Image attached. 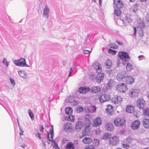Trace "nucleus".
<instances>
[{
  "mask_svg": "<svg viewBox=\"0 0 149 149\" xmlns=\"http://www.w3.org/2000/svg\"><path fill=\"white\" fill-rule=\"evenodd\" d=\"M93 67L97 73L96 78V80L97 82L100 83L102 81L104 76V74L101 72V65L98 62L95 61L93 64Z\"/></svg>",
  "mask_w": 149,
  "mask_h": 149,
  "instance_id": "obj_1",
  "label": "nucleus"
},
{
  "mask_svg": "<svg viewBox=\"0 0 149 149\" xmlns=\"http://www.w3.org/2000/svg\"><path fill=\"white\" fill-rule=\"evenodd\" d=\"M125 119L123 117H116L114 121V123L116 126L121 127L125 123Z\"/></svg>",
  "mask_w": 149,
  "mask_h": 149,
  "instance_id": "obj_2",
  "label": "nucleus"
},
{
  "mask_svg": "<svg viewBox=\"0 0 149 149\" xmlns=\"http://www.w3.org/2000/svg\"><path fill=\"white\" fill-rule=\"evenodd\" d=\"M14 63L16 65L20 67H29L26 62L25 59L23 58H21L18 60H15L13 61Z\"/></svg>",
  "mask_w": 149,
  "mask_h": 149,
  "instance_id": "obj_3",
  "label": "nucleus"
},
{
  "mask_svg": "<svg viewBox=\"0 0 149 149\" xmlns=\"http://www.w3.org/2000/svg\"><path fill=\"white\" fill-rule=\"evenodd\" d=\"M132 21V20L130 18L127 16H125V18L123 19H117L116 21V23L118 25L122 26L123 25H125V23H127V22H130Z\"/></svg>",
  "mask_w": 149,
  "mask_h": 149,
  "instance_id": "obj_4",
  "label": "nucleus"
},
{
  "mask_svg": "<svg viewBox=\"0 0 149 149\" xmlns=\"http://www.w3.org/2000/svg\"><path fill=\"white\" fill-rule=\"evenodd\" d=\"M118 54L120 58L122 60L123 59L125 62H128L130 59L128 54L125 52H120Z\"/></svg>",
  "mask_w": 149,
  "mask_h": 149,
  "instance_id": "obj_5",
  "label": "nucleus"
},
{
  "mask_svg": "<svg viewBox=\"0 0 149 149\" xmlns=\"http://www.w3.org/2000/svg\"><path fill=\"white\" fill-rule=\"evenodd\" d=\"M116 89L119 91L123 93L127 90V85L125 84L120 83L116 86Z\"/></svg>",
  "mask_w": 149,
  "mask_h": 149,
  "instance_id": "obj_6",
  "label": "nucleus"
},
{
  "mask_svg": "<svg viewBox=\"0 0 149 149\" xmlns=\"http://www.w3.org/2000/svg\"><path fill=\"white\" fill-rule=\"evenodd\" d=\"M124 81L127 84L130 85L133 84L134 81L133 77L130 75H126Z\"/></svg>",
  "mask_w": 149,
  "mask_h": 149,
  "instance_id": "obj_7",
  "label": "nucleus"
},
{
  "mask_svg": "<svg viewBox=\"0 0 149 149\" xmlns=\"http://www.w3.org/2000/svg\"><path fill=\"white\" fill-rule=\"evenodd\" d=\"M110 99V96L107 94L102 95L100 96L99 100L100 101L103 103L106 101L109 100Z\"/></svg>",
  "mask_w": 149,
  "mask_h": 149,
  "instance_id": "obj_8",
  "label": "nucleus"
},
{
  "mask_svg": "<svg viewBox=\"0 0 149 149\" xmlns=\"http://www.w3.org/2000/svg\"><path fill=\"white\" fill-rule=\"evenodd\" d=\"M121 97L120 96H116L111 99V102L114 104H120L122 102Z\"/></svg>",
  "mask_w": 149,
  "mask_h": 149,
  "instance_id": "obj_9",
  "label": "nucleus"
},
{
  "mask_svg": "<svg viewBox=\"0 0 149 149\" xmlns=\"http://www.w3.org/2000/svg\"><path fill=\"white\" fill-rule=\"evenodd\" d=\"M137 105L139 109H143L145 105V100L142 98L139 99L137 101Z\"/></svg>",
  "mask_w": 149,
  "mask_h": 149,
  "instance_id": "obj_10",
  "label": "nucleus"
},
{
  "mask_svg": "<svg viewBox=\"0 0 149 149\" xmlns=\"http://www.w3.org/2000/svg\"><path fill=\"white\" fill-rule=\"evenodd\" d=\"M140 92L139 89H131L130 91L129 95L131 97H136Z\"/></svg>",
  "mask_w": 149,
  "mask_h": 149,
  "instance_id": "obj_11",
  "label": "nucleus"
},
{
  "mask_svg": "<svg viewBox=\"0 0 149 149\" xmlns=\"http://www.w3.org/2000/svg\"><path fill=\"white\" fill-rule=\"evenodd\" d=\"M50 11V9L48 6H45L43 9L42 16L44 17H46L48 19L49 17V13Z\"/></svg>",
  "mask_w": 149,
  "mask_h": 149,
  "instance_id": "obj_12",
  "label": "nucleus"
},
{
  "mask_svg": "<svg viewBox=\"0 0 149 149\" xmlns=\"http://www.w3.org/2000/svg\"><path fill=\"white\" fill-rule=\"evenodd\" d=\"M102 123V121L100 117H97L93 121V127H96L100 125Z\"/></svg>",
  "mask_w": 149,
  "mask_h": 149,
  "instance_id": "obj_13",
  "label": "nucleus"
},
{
  "mask_svg": "<svg viewBox=\"0 0 149 149\" xmlns=\"http://www.w3.org/2000/svg\"><path fill=\"white\" fill-rule=\"evenodd\" d=\"M109 141L110 144L113 146L115 145L118 142V138L116 136H111Z\"/></svg>",
  "mask_w": 149,
  "mask_h": 149,
  "instance_id": "obj_14",
  "label": "nucleus"
},
{
  "mask_svg": "<svg viewBox=\"0 0 149 149\" xmlns=\"http://www.w3.org/2000/svg\"><path fill=\"white\" fill-rule=\"evenodd\" d=\"M115 81L112 79L108 80V82L106 84V88L107 90L110 89L112 87L114 86Z\"/></svg>",
  "mask_w": 149,
  "mask_h": 149,
  "instance_id": "obj_15",
  "label": "nucleus"
},
{
  "mask_svg": "<svg viewBox=\"0 0 149 149\" xmlns=\"http://www.w3.org/2000/svg\"><path fill=\"white\" fill-rule=\"evenodd\" d=\"M140 124V122L139 120H136L132 124L131 127L132 129L136 130L139 127Z\"/></svg>",
  "mask_w": 149,
  "mask_h": 149,
  "instance_id": "obj_16",
  "label": "nucleus"
},
{
  "mask_svg": "<svg viewBox=\"0 0 149 149\" xmlns=\"http://www.w3.org/2000/svg\"><path fill=\"white\" fill-rule=\"evenodd\" d=\"M126 76V74L125 72L119 73L117 75V79L118 81H124Z\"/></svg>",
  "mask_w": 149,
  "mask_h": 149,
  "instance_id": "obj_17",
  "label": "nucleus"
},
{
  "mask_svg": "<svg viewBox=\"0 0 149 149\" xmlns=\"http://www.w3.org/2000/svg\"><path fill=\"white\" fill-rule=\"evenodd\" d=\"M83 126V123L81 121L77 122L76 124L75 129L78 132L79 131Z\"/></svg>",
  "mask_w": 149,
  "mask_h": 149,
  "instance_id": "obj_18",
  "label": "nucleus"
},
{
  "mask_svg": "<svg viewBox=\"0 0 149 149\" xmlns=\"http://www.w3.org/2000/svg\"><path fill=\"white\" fill-rule=\"evenodd\" d=\"M90 125H88L87 126L85 127V128L83 130L82 132V134L83 136H84L88 135L90 132V129L89 128Z\"/></svg>",
  "mask_w": 149,
  "mask_h": 149,
  "instance_id": "obj_19",
  "label": "nucleus"
},
{
  "mask_svg": "<svg viewBox=\"0 0 149 149\" xmlns=\"http://www.w3.org/2000/svg\"><path fill=\"white\" fill-rule=\"evenodd\" d=\"M90 91L88 87H81L79 88V91L80 93L84 94Z\"/></svg>",
  "mask_w": 149,
  "mask_h": 149,
  "instance_id": "obj_20",
  "label": "nucleus"
},
{
  "mask_svg": "<svg viewBox=\"0 0 149 149\" xmlns=\"http://www.w3.org/2000/svg\"><path fill=\"white\" fill-rule=\"evenodd\" d=\"M142 123L143 126L144 127L146 128H149V120L148 119H143Z\"/></svg>",
  "mask_w": 149,
  "mask_h": 149,
  "instance_id": "obj_21",
  "label": "nucleus"
},
{
  "mask_svg": "<svg viewBox=\"0 0 149 149\" xmlns=\"http://www.w3.org/2000/svg\"><path fill=\"white\" fill-rule=\"evenodd\" d=\"M18 73L19 75L23 78L26 79L28 78V76L26 74L25 72L24 71H18Z\"/></svg>",
  "mask_w": 149,
  "mask_h": 149,
  "instance_id": "obj_22",
  "label": "nucleus"
},
{
  "mask_svg": "<svg viewBox=\"0 0 149 149\" xmlns=\"http://www.w3.org/2000/svg\"><path fill=\"white\" fill-rule=\"evenodd\" d=\"M64 130L68 131L69 130L72 129L71 124L69 123H65L64 126Z\"/></svg>",
  "mask_w": 149,
  "mask_h": 149,
  "instance_id": "obj_23",
  "label": "nucleus"
},
{
  "mask_svg": "<svg viewBox=\"0 0 149 149\" xmlns=\"http://www.w3.org/2000/svg\"><path fill=\"white\" fill-rule=\"evenodd\" d=\"M106 111L108 114L111 115L113 113V109L112 107L110 105H109L106 109Z\"/></svg>",
  "mask_w": 149,
  "mask_h": 149,
  "instance_id": "obj_24",
  "label": "nucleus"
},
{
  "mask_svg": "<svg viewBox=\"0 0 149 149\" xmlns=\"http://www.w3.org/2000/svg\"><path fill=\"white\" fill-rule=\"evenodd\" d=\"M126 110L127 113H132L134 111V107L131 105L128 106L126 107Z\"/></svg>",
  "mask_w": 149,
  "mask_h": 149,
  "instance_id": "obj_25",
  "label": "nucleus"
},
{
  "mask_svg": "<svg viewBox=\"0 0 149 149\" xmlns=\"http://www.w3.org/2000/svg\"><path fill=\"white\" fill-rule=\"evenodd\" d=\"M82 141L85 144H89L92 142V140L91 138L85 137L83 139Z\"/></svg>",
  "mask_w": 149,
  "mask_h": 149,
  "instance_id": "obj_26",
  "label": "nucleus"
},
{
  "mask_svg": "<svg viewBox=\"0 0 149 149\" xmlns=\"http://www.w3.org/2000/svg\"><path fill=\"white\" fill-rule=\"evenodd\" d=\"M100 91V87L99 86H94L92 87V92L95 93H97Z\"/></svg>",
  "mask_w": 149,
  "mask_h": 149,
  "instance_id": "obj_27",
  "label": "nucleus"
},
{
  "mask_svg": "<svg viewBox=\"0 0 149 149\" xmlns=\"http://www.w3.org/2000/svg\"><path fill=\"white\" fill-rule=\"evenodd\" d=\"M66 148L68 149H74V145L71 142H68L67 143Z\"/></svg>",
  "mask_w": 149,
  "mask_h": 149,
  "instance_id": "obj_28",
  "label": "nucleus"
},
{
  "mask_svg": "<svg viewBox=\"0 0 149 149\" xmlns=\"http://www.w3.org/2000/svg\"><path fill=\"white\" fill-rule=\"evenodd\" d=\"M113 126L112 124L107 123L106 125V129L108 131H112L113 129Z\"/></svg>",
  "mask_w": 149,
  "mask_h": 149,
  "instance_id": "obj_29",
  "label": "nucleus"
},
{
  "mask_svg": "<svg viewBox=\"0 0 149 149\" xmlns=\"http://www.w3.org/2000/svg\"><path fill=\"white\" fill-rule=\"evenodd\" d=\"M143 113L145 117L149 118V109H148L146 108L143 109Z\"/></svg>",
  "mask_w": 149,
  "mask_h": 149,
  "instance_id": "obj_30",
  "label": "nucleus"
},
{
  "mask_svg": "<svg viewBox=\"0 0 149 149\" xmlns=\"http://www.w3.org/2000/svg\"><path fill=\"white\" fill-rule=\"evenodd\" d=\"M65 112L67 114L70 115L72 112V110L71 107H67L65 109Z\"/></svg>",
  "mask_w": 149,
  "mask_h": 149,
  "instance_id": "obj_31",
  "label": "nucleus"
},
{
  "mask_svg": "<svg viewBox=\"0 0 149 149\" xmlns=\"http://www.w3.org/2000/svg\"><path fill=\"white\" fill-rule=\"evenodd\" d=\"M111 136V135L108 133H105L103 136V138L105 140H108L109 141L110 138Z\"/></svg>",
  "mask_w": 149,
  "mask_h": 149,
  "instance_id": "obj_32",
  "label": "nucleus"
},
{
  "mask_svg": "<svg viewBox=\"0 0 149 149\" xmlns=\"http://www.w3.org/2000/svg\"><path fill=\"white\" fill-rule=\"evenodd\" d=\"M115 4L116 5V7L117 9H120L123 6V4L120 1H119L117 2Z\"/></svg>",
  "mask_w": 149,
  "mask_h": 149,
  "instance_id": "obj_33",
  "label": "nucleus"
},
{
  "mask_svg": "<svg viewBox=\"0 0 149 149\" xmlns=\"http://www.w3.org/2000/svg\"><path fill=\"white\" fill-rule=\"evenodd\" d=\"M105 64L107 68H109L112 65L111 61L109 59H108L105 62Z\"/></svg>",
  "mask_w": 149,
  "mask_h": 149,
  "instance_id": "obj_34",
  "label": "nucleus"
},
{
  "mask_svg": "<svg viewBox=\"0 0 149 149\" xmlns=\"http://www.w3.org/2000/svg\"><path fill=\"white\" fill-rule=\"evenodd\" d=\"M126 69L127 71H130L133 69V66L130 63H127L126 66Z\"/></svg>",
  "mask_w": 149,
  "mask_h": 149,
  "instance_id": "obj_35",
  "label": "nucleus"
},
{
  "mask_svg": "<svg viewBox=\"0 0 149 149\" xmlns=\"http://www.w3.org/2000/svg\"><path fill=\"white\" fill-rule=\"evenodd\" d=\"M109 46L110 47L113 49H116L118 47V46L115 43H111L109 44Z\"/></svg>",
  "mask_w": 149,
  "mask_h": 149,
  "instance_id": "obj_36",
  "label": "nucleus"
},
{
  "mask_svg": "<svg viewBox=\"0 0 149 149\" xmlns=\"http://www.w3.org/2000/svg\"><path fill=\"white\" fill-rule=\"evenodd\" d=\"M115 14L117 16H120L121 15V11L120 9H115L114 10Z\"/></svg>",
  "mask_w": 149,
  "mask_h": 149,
  "instance_id": "obj_37",
  "label": "nucleus"
},
{
  "mask_svg": "<svg viewBox=\"0 0 149 149\" xmlns=\"http://www.w3.org/2000/svg\"><path fill=\"white\" fill-rule=\"evenodd\" d=\"M28 112L29 115L30 117L31 118V119L32 120H33L34 119V115L33 113H32L31 110L30 109H29L28 110Z\"/></svg>",
  "mask_w": 149,
  "mask_h": 149,
  "instance_id": "obj_38",
  "label": "nucleus"
},
{
  "mask_svg": "<svg viewBox=\"0 0 149 149\" xmlns=\"http://www.w3.org/2000/svg\"><path fill=\"white\" fill-rule=\"evenodd\" d=\"M67 100L68 102L71 103L74 101V98L73 96H69L67 99Z\"/></svg>",
  "mask_w": 149,
  "mask_h": 149,
  "instance_id": "obj_39",
  "label": "nucleus"
},
{
  "mask_svg": "<svg viewBox=\"0 0 149 149\" xmlns=\"http://www.w3.org/2000/svg\"><path fill=\"white\" fill-rule=\"evenodd\" d=\"M122 144L123 147L125 148L128 149L130 147L129 145L127 143H125L124 142H122Z\"/></svg>",
  "mask_w": 149,
  "mask_h": 149,
  "instance_id": "obj_40",
  "label": "nucleus"
},
{
  "mask_svg": "<svg viewBox=\"0 0 149 149\" xmlns=\"http://www.w3.org/2000/svg\"><path fill=\"white\" fill-rule=\"evenodd\" d=\"M52 128L50 129L51 131L50 132V135H51V138L52 139L51 140H53V137L54 136V131L53 129V127L52 125Z\"/></svg>",
  "mask_w": 149,
  "mask_h": 149,
  "instance_id": "obj_41",
  "label": "nucleus"
},
{
  "mask_svg": "<svg viewBox=\"0 0 149 149\" xmlns=\"http://www.w3.org/2000/svg\"><path fill=\"white\" fill-rule=\"evenodd\" d=\"M93 144L95 146H98L100 144L99 141L97 139H94L93 141Z\"/></svg>",
  "mask_w": 149,
  "mask_h": 149,
  "instance_id": "obj_42",
  "label": "nucleus"
},
{
  "mask_svg": "<svg viewBox=\"0 0 149 149\" xmlns=\"http://www.w3.org/2000/svg\"><path fill=\"white\" fill-rule=\"evenodd\" d=\"M2 63L4 65H6V67H7L9 65V63L7 61L6 58H3Z\"/></svg>",
  "mask_w": 149,
  "mask_h": 149,
  "instance_id": "obj_43",
  "label": "nucleus"
},
{
  "mask_svg": "<svg viewBox=\"0 0 149 149\" xmlns=\"http://www.w3.org/2000/svg\"><path fill=\"white\" fill-rule=\"evenodd\" d=\"M74 118L73 117V116H70L68 117H66L65 118V119L66 120H69L71 121H72V120L74 121Z\"/></svg>",
  "mask_w": 149,
  "mask_h": 149,
  "instance_id": "obj_44",
  "label": "nucleus"
},
{
  "mask_svg": "<svg viewBox=\"0 0 149 149\" xmlns=\"http://www.w3.org/2000/svg\"><path fill=\"white\" fill-rule=\"evenodd\" d=\"M52 143H54V144L53 146V147L55 148L56 149V147L57 148L60 149L58 147V144L55 142V141L54 140H52L51 141Z\"/></svg>",
  "mask_w": 149,
  "mask_h": 149,
  "instance_id": "obj_45",
  "label": "nucleus"
},
{
  "mask_svg": "<svg viewBox=\"0 0 149 149\" xmlns=\"http://www.w3.org/2000/svg\"><path fill=\"white\" fill-rule=\"evenodd\" d=\"M108 52L109 54H111L113 55H115L116 53V51L111 49H109L108 50Z\"/></svg>",
  "mask_w": 149,
  "mask_h": 149,
  "instance_id": "obj_46",
  "label": "nucleus"
},
{
  "mask_svg": "<svg viewBox=\"0 0 149 149\" xmlns=\"http://www.w3.org/2000/svg\"><path fill=\"white\" fill-rule=\"evenodd\" d=\"M76 110L77 112L79 113L83 111V109L81 107H79L76 108Z\"/></svg>",
  "mask_w": 149,
  "mask_h": 149,
  "instance_id": "obj_47",
  "label": "nucleus"
},
{
  "mask_svg": "<svg viewBox=\"0 0 149 149\" xmlns=\"http://www.w3.org/2000/svg\"><path fill=\"white\" fill-rule=\"evenodd\" d=\"M9 80L11 84L13 85V86H14L15 85V82L14 80L13 79L11 78H9Z\"/></svg>",
  "mask_w": 149,
  "mask_h": 149,
  "instance_id": "obj_48",
  "label": "nucleus"
},
{
  "mask_svg": "<svg viewBox=\"0 0 149 149\" xmlns=\"http://www.w3.org/2000/svg\"><path fill=\"white\" fill-rule=\"evenodd\" d=\"M84 111L86 113H90L91 112V111L90 108L88 107H86L84 108Z\"/></svg>",
  "mask_w": 149,
  "mask_h": 149,
  "instance_id": "obj_49",
  "label": "nucleus"
},
{
  "mask_svg": "<svg viewBox=\"0 0 149 149\" xmlns=\"http://www.w3.org/2000/svg\"><path fill=\"white\" fill-rule=\"evenodd\" d=\"M19 146L21 147L24 148L26 147H27V145L25 143H21Z\"/></svg>",
  "mask_w": 149,
  "mask_h": 149,
  "instance_id": "obj_50",
  "label": "nucleus"
},
{
  "mask_svg": "<svg viewBox=\"0 0 149 149\" xmlns=\"http://www.w3.org/2000/svg\"><path fill=\"white\" fill-rule=\"evenodd\" d=\"M85 149H95L94 146L92 145H89Z\"/></svg>",
  "mask_w": 149,
  "mask_h": 149,
  "instance_id": "obj_51",
  "label": "nucleus"
},
{
  "mask_svg": "<svg viewBox=\"0 0 149 149\" xmlns=\"http://www.w3.org/2000/svg\"><path fill=\"white\" fill-rule=\"evenodd\" d=\"M92 50V49H91V51L88 50H84L83 51V52L85 54H89Z\"/></svg>",
  "mask_w": 149,
  "mask_h": 149,
  "instance_id": "obj_52",
  "label": "nucleus"
},
{
  "mask_svg": "<svg viewBox=\"0 0 149 149\" xmlns=\"http://www.w3.org/2000/svg\"><path fill=\"white\" fill-rule=\"evenodd\" d=\"M139 60H141L145 59V56L143 55H139L138 57Z\"/></svg>",
  "mask_w": 149,
  "mask_h": 149,
  "instance_id": "obj_53",
  "label": "nucleus"
},
{
  "mask_svg": "<svg viewBox=\"0 0 149 149\" xmlns=\"http://www.w3.org/2000/svg\"><path fill=\"white\" fill-rule=\"evenodd\" d=\"M19 130L20 131V132H19V134L20 136H22L23 135V132L24 131H23L21 127H19Z\"/></svg>",
  "mask_w": 149,
  "mask_h": 149,
  "instance_id": "obj_54",
  "label": "nucleus"
},
{
  "mask_svg": "<svg viewBox=\"0 0 149 149\" xmlns=\"http://www.w3.org/2000/svg\"><path fill=\"white\" fill-rule=\"evenodd\" d=\"M37 134L36 135V136H37L40 139L41 138V134L39 133L38 131H37Z\"/></svg>",
  "mask_w": 149,
  "mask_h": 149,
  "instance_id": "obj_55",
  "label": "nucleus"
},
{
  "mask_svg": "<svg viewBox=\"0 0 149 149\" xmlns=\"http://www.w3.org/2000/svg\"><path fill=\"white\" fill-rule=\"evenodd\" d=\"M133 28L134 30V35L135 36L136 33V28L135 27H134Z\"/></svg>",
  "mask_w": 149,
  "mask_h": 149,
  "instance_id": "obj_56",
  "label": "nucleus"
},
{
  "mask_svg": "<svg viewBox=\"0 0 149 149\" xmlns=\"http://www.w3.org/2000/svg\"><path fill=\"white\" fill-rule=\"evenodd\" d=\"M72 72H73V70H72V68L71 67L70 68V69L69 71V73L68 74V77H70L71 76V74L72 73Z\"/></svg>",
  "mask_w": 149,
  "mask_h": 149,
  "instance_id": "obj_57",
  "label": "nucleus"
},
{
  "mask_svg": "<svg viewBox=\"0 0 149 149\" xmlns=\"http://www.w3.org/2000/svg\"><path fill=\"white\" fill-rule=\"evenodd\" d=\"M146 18L148 22H149V13H147L146 16Z\"/></svg>",
  "mask_w": 149,
  "mask_h": 149,
  "instance_id": "obj_58",
  "label": "nucleus"
},
{
  "mask_svg": "<svg viewBox=\"0 0 149 149\" xmlns=\"http://www.w3.org/2000/svg\"><path fill=\"white\" fill-rule=\"evenodd\" d=\"M44 127L43 126H41L40 127V131L42 132V133L44 132Z\"/></svg>",
  "mask_w": 149,
  "mask_h": 149,
  "instance_id": "obj_59",
  "label": "nucleus"
},
{
  "mask_svg": "<svg viewBox=\"0 0 149 149\" xmlns=\"http://www.w3.org/2000/svg\"><path fill=\"white\" fill-rule=\"evenodd\" d=\"M42 144L43 145V146L45 148H46V145H45V141H42Z\"/></svg>",
  "mask_w": 149,
  "mask_h": 149,
  "instance_id": "obj_60",
  "label": "nucleus"
},
{
  "mask_svg": "<svg viewBox=\"0 0 149 149\" xmlns=\"http://www.w3.org/2000/svg\"><path fill=\"white\" fill-rule=\"evenodd\" d=\"M49 133L48 132L47 134V139H48V141H51L52 140L51 139H49Z\"/></svg>",
  "mask_w": 149,
  "mask_h": 149,
  "instance_id": "obj_61",
  "label": "nucleus"
},
{
  "mask_svg": "<svg viewBox=\"0 0 149 149\" xmlns=\"http://www.w3.org/2000/svg\"><path fill=\"white\" fill-rule=\"evenodd\" d=\"M117 66L119 67L120 65V61L119 60H118L117 61Z\"/></svg>",
  "mask_w": 149,
  "mask_h": 149,
  "instance_id": "obj_62",
  "label": "nucleus"
},
{
  "mask_svg": "<svg viewBox=\"0 0 149 149\" xmlns=\"http://www.w3.org/2000/svg\"><path fill=\"white\" fill-rule=\"evenodd\" d=\"M116 42L117 43L120 45H123V43L122 42H120L119 41L117 40L116 41Z\"/></svg>",
  "mask_w": 149,
  "mask_h": 149,
  "instance_id": "obj_63",
  "label": "nucleus"
},
{
  "mask_svg": "<svg viewBox=\"0 0 149 149\" xmlns=\"http://www.w3.org/2000/svg\"><path fill=\"white\" fill-rule=\"evenodd\" d=\"M143 23H141L139 25V26H140V27L141 28L143 26Z\"/></svg>",
  "mask_w": 149,
  "mask_h": 149,
  "instance_id": "obj_64",
  "label": "nucleus"
}]
</instances>
